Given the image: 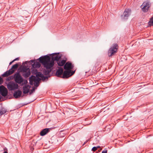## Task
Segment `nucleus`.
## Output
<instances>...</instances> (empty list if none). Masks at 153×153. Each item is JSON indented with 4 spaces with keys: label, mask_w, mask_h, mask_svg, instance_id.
Returning <instances> with one entry per match:
<instances>
[{
    "label": "nucleus",
    "mask_w": 153,
    "mask_h": 153,
    "mask_svg": "<svg viewBox=\"0 0 153 153\" xmlns=\"http://www.w3.org/2000/svg\"><path fill=\"white\" fill-rule=\"evenodd\" d=\"M97 147V148H100V146H98Z\"/></svg>",
    "instance_id": "nucleus-30"
},
{
    "label": "nucleus",
    "mask_w": 153,
    "mask_h": 153,
    "mask_svg": "<svg viewBox=\"0 0 153 153\" xmlns=\"http://www.w3.org/2000/svg\"><path fill=\"white\" fill-rule=\"evenodd\" d=\"M39 68L41 66L40 64L39 63Z\"/></svg>",
    "instance_id": "nucleus-29"
},
{
    "label": "nucleus",
    "mask_w": 153,
    "mask_h": 153,
    "mask_svg": "<svg viewBox=\"0 0 153 153\" xmlns=\"http://www.w3.org/2000/svg\"><path fill=\"white\" fill-rule=\"evenodd\" d=\"M15 70L10 69L9 70L6 71L4 74L1 75V76L3 77H7L13 74L14 71Z\"/></svg>",
    "instance_id": "nucleus-13"
},
{
    "label": "nucleus",
    "mask_w": 153,
    "mask_h": 153,
    "mask_svg": "<svg viewBox=\"0 0 153 153\" xmlns=\"http://www.w3.org/2000/svg\"><path fill=\"white\" fill-rule=\"evenodd\" d=\"M21 72L25 78H27L30 75V71L29 68L26 65L23 66L21 69Z\"/></svg>",
    "instance_id": "nucleus-4"
},
{
    "label": "nucleus",
    "mask_w": 153,
    "mask_h": 153,
    "mask_svg": "<svg viewBox=\"0 0 153 153\" xmlns=\"http://www.w3.org/2000/svg\"><path fill=\"white\" fill-rule=\"evenodd\" d=\"M18 85L14 82H10L7 85L8 89L11 91L14 90L18 88Z\"/></svg>",
    "instance_id": "nucleus-8"
},
{
    "label": "nucleus",
    "mask_w": 153,
    "mask_h": 153,
    "mask_svg": "<svg viewBox=\"0 0 153 153\" xmlns=\"http://www.w3.org/2000/svg\"><path fill=\"white\" fill-rule=\"evenodd\" d=\"M28 62L31 64L32 66V73L35 74L36 76V78L35 76H32L30 78V83L31 85L33 83L34 86L37 87L38 86V72L37 70V69L38 68V59L36 60H31Z\"/></svg>",
    "instance_id": "nucleus-2"
},
{
    "label": "nucleus",
    "mask_w": 153,
    "mask_h": 153,
    "mask_svg": "<svg viewBox=\"0 0 153 153\" xmlns=\"http://www.w3.org/2000/svg\"><path fill=\"white\" fill-rule=\"evenodd\" d=\"M0 93L3 97H5L7 94V89L3 86H0Z\"/></svg>",
    "instance_id": "nucleus-11"
},
{
    "label": "nucleus",
    "mask_w": 153,
    "mask_h": 153,
    "mask_svg": "<svg viewBox=\"0 0 153 153\" xmlns=\"http://www.w3.org/2000/svg\"><path fill=\"white\" fill-rule=\"evenodd\" d=\"M151 6L149 2L148 1L144 2L141 5V7L143 12H147Z\"/></svg>",
    "instance_id": "nucleus-7"
},
{
    "label": "nucleus",
    "mask_w": 153,
    "mask_h": 153,
    "mask_svg": "<svg viewBox=\"0 0 153 153\" xmlns=\"http://www.w3.org/2000/svg\"><path fill=\"white\" fill-rule=\"evenodd\" d=\"M39 83L40 82V81L41 79L44 80L46 79L48 77L46 76H45L41 72H39Z\"/></svg>",
    "instance_id": "nucleus-17"
},
{
    "label": "nucleus",
    "mask_w": 153,
    "mask_h": 153,
    "mask_svg": "<svg viewBox=\"0 0 153 153\" xmlns=\"http://www.w3.org/2000/svg\"><path fill=\"white\" fill-rule=\"evenodd\" d=\"M149 23V24L151 25H153V18H152L151 19Z\"/></svg>",
    "instance_id": "nucleus-21"
},
{
    "label": "nucleus",
    "mask_w": 153,
    "mask_h": 153,
    "mask_svg": "<svg viewBox=\"0 0 153 153\" xmlns=\"http://www.w3.org/2000/svg\"><path fill=\"white\" fill-rule=\"evenodd\" d=\"M97 149V147H94L92 148V150L93 151H95Z\"/></svg>",
    "instance_id": "nucleus-22"
},
{
    "label": "nucleus",
    "mask_w": 153,
    "mask_h": 153,
    "mask_svg": "<svg viewBox=\"0 0 153 153\" xmlns=\"http://www.w3.org/2000/svg\"><path fill=\"white\" fill-rule=\"evenodd\" d=\"M14 78L15 82L17 83L20 84L23 82V78L19 73L15 74Z\"/></svg>",
    "instance_id": "nucleus-9"
},
{
    "label": "nucleus",
    "mask_w": 153,
    "mask_h": 153,
    "mask_svg": "<svg viewBox=\"0 0 153 153\" xmlns=\"http://www.w3.org/2000/svg\"><path fill=\"white\" fill-rule=\"evenodd\" d=\"M19 65L17 64H16L13 65L12 67L10 69L14 70L16 69L18 67Z\"/></svg>",
    "instance_id": "nucleus-19"
},
{
    "label": "nucleus",
    "mask_w": 153,
    "mask_h": 153,
    "mask_svg": "<svg viewBox=\"0 0 153 153\" xmlns=\"http://www.w3.org/2000/svg\"><path fill=\"white\" fill-rule=\"evenodd\" d=\"M3 153H8L7 151H5Z\"/></svg>",
    "instance_id": "nucleus-28"
},
{
    "label": "nucleus",
    "mask_w": 153,
    "mask_h": 153,
    "mask_svg": "<svg viewBox=\"0 0 153 153\" xmlns=\"http://www.w3.org/2000/svg\"><path fill=\"white\" fill-rule=\"evenodd\" d=\"M39 61L45 68L43 71V74L46 75H48L53 69L54 62L51 59L49 56L47 55L40 57L39 58Z\"/></svg>",
    "instance_id": "nucleus-1"
},
{
    "label": "nucleus",
    "mask_w": 153,
    "mask_h": 153,
    "mask_svg": "<svg viewBox=\"0 0 153 153\" xmlns=\"http://www.w3.org/2000/svg\"><path fill=\"white\" fill-rule=\"evenodd\" d=\"M51 129V128H50L44 129L40 132V135L42 136H44L49 132Z\"/></svg>",
    "instance_id": "nucleus-14"
},
{
    "label": "nucleus",
    "mask_w": 153,
    "mask_h": 153,
    "mask_svg": "<svg viewBox=\"0 0 153 153\" xmlns=\"http://www.w3.org/2000/svg\"><path fill=\"white\" fill-rule=\"evenodd\" d=\"M51 59L54 62V60L58 61L61 58L58 54L57 53H53L51 54Z\"/></svg>",
    "instance_id": "nucleus-12"
},
{
    "label": "nucleus",
    "mask_w": 153,
    "mask_h": 153,
    "mask_svg": "<svg viewBox=\"0 0 153 153\" xmlns=\"http://www.w3.org/2000/svg\"><path fill=\"white\" fill-rule=\"evenodd\" d=\"M131 10L130 9H126L125 10L122 16V19H127L128 16L130 14Z\"/></svg>",
    "instance_id": "nucleus-10"
},
{
    "label": "nucleus",
    "mask_w": 153,
    "mask_h": 153,
    "mask_svg": "<svg viewBox=\"0 0 153 153\" xmlns=\"http://www.w3.org/2000/svg\"><path fill=\"white\" fill-rule=\"evenodd\" d=\"M30 85H25L23 87V93L24 94H27L29 93L30 94L32 93L35 90V88H33L32 90H30Z\"/></svg>",
    "instance_id": "nucleus-6"
},
{
    "label": "nucleus",
    "mask_w": 153,
    "mask_h": 153,
    "mask_svg": "<svg viewBox=\"0 0 153 153\" xmlns=\"http://www.w3.org/2000/svg\"><path fill=\"white\" fill-rule=\"evenodd\" d=\"M6 112V111L4 110H0V116L4 114Z\"/></svg>",
    "instance_id": "nucleus-20"
},
{
    "label": "nucleus",
    "mask_w": 153,
    "mask_h": 153,
    "mask_svg": "<svg viewBox=\"0 0 153 153\" xmlns=\"http://www.w3.org/2000/svg\"><path fill=\"white\" fill-rule=\"evenodd\" d=\"M3 82L2 78L0 76V84H1Z\"/></svg>",
    "instance_id": "nucleus-23"
},
{
    "label": "nucleus",
    "mask_w": 153,
    "mask_h": 153,
    "mask_svg": "<svg viewBox=\"0 0 153 153\" xmlns=\"http://www.w3.org/2000/svg\"><path fill=\"white\" fill-rule=\"evenodd\" d=\"M12 79V77L11 76H10L9 77L7 78V80L10 81V80H11Z\"/></svg>",
    "instance_id": "nucleus-24"
},
{
    "label": "nucleus",
    "mask_w": 153,
    "mask_h": 153,
    "mask_svg": "<svg viewBox=\"0 0 153 153\" xmlns=\"http://www.w3.org/2000/svg\"><path fill=\"white\" fill-rule=\"evenodd\" d=\"M63 73H64L63 68L61 67L59 68L56 71V75L60 77Z\"/></svg>",
    "instance_id": "nucleus-16"
},
{
    "label": "nucleus",
    "mask_w": 153,
    "mask_h": 153,
    "mask_svg": "<svg viewBox=\"0 0 153 153\" xmlns=\"http://www.w3.org/2000/svg\"><path fill=\"white\" fill-rule=\"evenodd\" d=\"M22 91L20 90H18L14 92L13 93V96L15 98L19 97L21 95Z\"/></svg>",
    "instance_id": "nucleus-15"
},
{
    "label": "nucleus",
    "mask_w": 153,
    "mask_h": 153,
    "mask_svg": "<svg viewBox=\"0 0 153 153\" xmlns=\"http://www.w3.org/2000/svg\"><path fill=\"white\" fill-rule=\"evenodd\" d=\"M74 67V66L69 62H67L64 66V68L65 70L63 73L62 77L63 78H68L72 75L75 71H71L72 69Z\"/></svg>",
    "instance_id": "nucleus-3"
},
{
    "label": "nucleus",
    "mask_w": 153,
    "mask_h": 153,
    "mask_svg": "<svg viewBox=\"0 0 153 153\" xmlns=\"http://www.w3.org/2000/svg\"><path fill=\"white\" fill-rule=\"evenodd\" d=\"M107 150L105 149L102 152V153H107Z\"/></svg>",
    "instance_id": "nucleus-25"
},
{
    "label": "nucleus",
    "mask_w": 153,
    "mask_h": 153,
    "mask_svg": "<svg viewBox=\"0 0 153 153\" xmlns=\"http://www.w3.org/2000/svg\"><path fill=\"white\" fill-rule=\"evenodd\" d=\"M118 46L117 44H115L112 46L108 51V55L109 56H111L114 55L117 52Z\"/></svg>",
    "instance_id": "nucleus-5"
},
{
    "label": "nucleus",
    "mask_w": 153,
    "mask_h": 153,
    "mask_svg": "<svg viewBox=\"0 0 153 153\" xmlns=\"http://www.w3.org/2000/svg\"><path fill=\"white\" fill-rule=\"evenodd\" d=\"M19 60V58H16L14 59L13 61H15L16 60Z\"/></svg>",
    "instance_id": "nucleus-26"
},
{
    "label": "nucleus",
    "mask_w": 153,
    "mask_h": 153,
    "mask_svg": "<svg viewBox=\"0 0 153 153\" xmlns=\"http://www.w3.org/2000/svg\"><path fill=\"white\" fill-rule=\"evenodd\" d=\"M66 61L65 60H59L57 61V64L59 66H62L65 64Z\"/></svg>",
    "instance_id": "nucleus-18"
},
{
    "label": "nucleus",
    "mask_w": 153,
    "mask_h": 153,
    "mask_svg": "<svg viewBox=\"0 0 153 153\" xmlns=\"http://www.w3.org/2000/svg\"><path fill=\"white\" fill-rule=\"evenodd\" d=\"M14 61H13V60L10 63V65L11 64H12V63Z\"/></svg>",
    "instance_id": "nucleus-27"
}]
</instances>
